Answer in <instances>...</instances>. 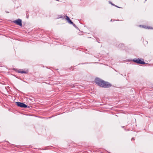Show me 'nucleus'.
I'll list each match as a JSON object with an SVG mask.
<instances>
[{
  "label": "nucleus",
  "mask_w": 153,
  "mask_h": 153,
  "mask_svg": "<svg viewBox=\"0 0 153 153\" xmlns=\"http://www.w3.org/2000/svg\"><path fill=\"white\" fill-rule=\"evenodd\" d=\"M95 82L99 86L104 88H110L112 86L109 82H105L98 78H96Z\"/></svg>",
  "instance_id": "f257e3e1"
},
{
  "label": "nucleus",
  "mask_w": 153,
  "mask_h": 153,
  "mask_svg": "<svg viewBox=\"0 0 153 153\" xmlns=\"http://www.w3.org/2000/svg\"><path fill=\"white\" fill-rule=\"evenodd\" d=\"M28 17H29V15L27 16V18H28Z\"/></svg>",
  "instance_id": "9b49d317"
},
{
  "label": "nucleus",
  "mask_w": 153,
  "mask_h": 153,
  "mask_svg": "<svg viewBox=\"0 0 153 153\" xmlns=\"http://www.w3.org/2000/svg\"><path fill=\"white\" fill-rule=\"evenodd\" d=\"M110 3H111V4L112 5H113L115 6H116V7H119V8H120L119 7H118L117 6H115V5H114V4H112V3H111V2H110Z\"/></svg>",
  "instance_id": "1a4fd4ad"
},
{
  "label": "nucleus",
  "mask_w": 153,
  "mask_h": 153,
  "mask_svg": "<svg viewBox=\"0 0 153 153\" xmlns=\"http://www.w3.org/2000/svg\"><path fill=\"white\" fill-rule=\"evenodd\" d=\"M16 103L17 105L21 108H27V107L28 108L29 106H28L27 105L21 102H16Z\"/></svg>",
  "instance_id": "f03ea898"
},
{
  "label": "nucleus",
  "mask_w": 153,
  "mask_h": 153,
  "mask_svg": "<svg viewBox=\"0 0 153 153\" xmlns=\"http://www.w3.org/2000/svg\"><path fill=\"white\" fill-rule=\"evenodd\" d=\"M13 22L19 26H22V20L20 19H18L13 21Z\"/></svg>",
  "instance_id": "20e7f679"
},
{
  "label": "nucleus",
  "mask_w": 153,
  "mask_h": 153,
  "mask_svg": "<svg viewBox=\"0 0 153 153\" xmlns=\"http://www.w3.org/2000/svg\"><path fill=\"white\" fill-rule=\"evenodd\" d=\"M66 16V19L67 20L68 22L70 24H72L73 22L70 19L69 17L67 16Z\"/></svg>",
  "instance_id": "423d86ee"
},
{
  "label": "nucleus",
  "mask_w": 153,
  "mask_h": 153,
  "mask_svg": "<svg viewBox=\"0 0 153 153\" xmlns=\"http://www.w3.org/2000/svg\"><path fill=\"white\" fill-rule=\"evenodd\" d=\"M143 27L144 28H148V29L150 28V27H147L145 26H143Z\"/></svg>",
  "instance_id": "6e6552de"
},
{
  "label": "nucleus",
  "mask_w": 153,
  "mask_h": 153,
  "mask_svg": "<svg viewBox=\"0 0 153 153\" xmlns=\"http://www.w3.org/2000/svg\"><path fill=\"white\" fill-rule=\"evenodd\" d=\"M18 73H21V74H26L27 73V71H22V70H19L18 71Z\"/></svg>",
  "instance_id": "39448f33"
},
{
  "label": "nucleus",
  "mask_w": 153,
  "mask_h": 153,
  "mask_svg": "<svg viewBox=\"0 0 153 153\" xmlns=\"http://www.w3.org/2000/svg\"><path fill=\"white\" fill-rule=\"evenodd\" d=\"M72 24L76 28L78 29V28L76 26V25L74 24L73 22L72 24Z\"/></svg>",
  "instance_id": "0eeeda50"
},
{
  "label": "nucleus",
  "mask_w": 153,
  "mask_h": 153,
  "mask_svg": "<svg viewBox=\"0 0 153 153\" xmlns=\"http://www.w3.org/2000/svg\"><path fill=\"white\" fill-rule=\"evenodd\" d=\"M133 61L134 62H136L138 64L143 65L145 63L143 60L142 61L140 59H134L133 60Z\"/></svg>",
  "instance_id": "7ed1b4c3"
},
{
  "label": "nucleus",
  "mask_w": 153,
  "mask_h": 153,
  "mask_svg": "<svg viewBox=\"0 0 153 153\" xmlns=\"http://www.w3.org/2000/svg\"><path fill=\"white\" fill-rule=\"evenodd\" d=\"M135 140V139L134 138V137H132L131 139V140Z\"/></svg>",
  "instance_id": "9d476101"
}]
</instances>
